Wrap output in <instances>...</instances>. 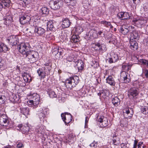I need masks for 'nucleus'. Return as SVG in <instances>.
I'll list each match as a JSON object with an SVG mask.
<instances>
[{
    "label": "nucleus",
    "mask_w": 148,
    "mask_h": 148,
    "mask_svg": "<svg viewBox=\"0 0 148 148\" xmlns=\"http://www.w3.org/2000/svg\"><path fill=\"white\" fill-rule=\"evenodd\" d=\"M79 78L77 76L71 77L67 79L65 81V84L69 88H72L75 87L78 83Z\"/></svg>",
    "instance_id": "f257e3e1"
},
{
    "label": "nucleus",
    "mask_w": 148,
    "mask_h": 148,
    "mask_svg": "<svg viewBox=\"0 0 148 148\" xmlns=\"http://www.w3.org/2000/svg\"><path fill=\"white\" fill-rule=\"evenodd\" d=\"M25 56L29 59V61L31 63H33L36 62L38 59V53L35 51H29Z\"/></svg>",
    "instance_id": "f03ea898"
},
{
    "label": "nucleus",
    "mask_w": 148,
    "mask_h": 148,
    "mask_svg": "<svg viewBox=\"0 0 148 148\" xmlns=\"http://www.w3.org/2000/svg\"><path fill=\"white\" fill-rule=\"evenodd\" d=\"M45 65L46 67H42V69H39L37 71L39 76L42 79L44 78L50 70L49 63L45 64Z\"/></svg>",
    "instance_id": "7ed1b4c3"
},
{
    "label": "nucleus",
    "mask_w": 148,
    "mask_h": 148,
    "mask_svg": "<svg viewBox=\"0 0 148 148\" xmlns=\"http://www.w3.org/2000/svg\"><path fill=\"white\" fill-rule=\"evenodd\" d=\"M63 1L61 0H51L49 5L51 8L53 10L59 9L63 5Z\"/></svg>",
    "instance_id": "20e7f679"
},
{
    "label": "nucleus",
    "mask_w": 148,
    "mask_h": 148,
    "mask_svg": "<svg viewBox=\"0 0 148 148\" xmlns=\"http://www.w3.org/2000/svg\"><path fill=\"white\" fill-rule=\"evenodd\" d=\"M31 100L29 101L30 105H33L35 106L38 105L40 102V97L36 93H34L30 96Z\"/></svg>",
    "instance_id": "39448f33"
},
{
    "label": "nucleus",
    "mask_w": 148,
    "mask_h": 148,
    "mask_svg": "<svg viewBox=\"0 0 148 148\" xmlns=\"http://www.w3.org/2000/svg\"><path fill=\"white\" fill-rule=\"evenodd\" d=\"M27 45L28 44L23 43L18 46L19 52L24 56H25L29 51V48L27 46Z\"/></svg>",
    "instance_id": "423d86ee"
},
{
    "label": "nucleus",
    "mask_w": 148,
    "mask_h": 148,
    "mask_svg": "<svg viewBox=\"0 0 148 148\" xmlns=\"http://www.w3.org/2000/svg\"><path fill=\"white\" fill-rule=\"evenodd\" d=\"M146 20L144 19L142 17H139L134 19L132 21L133 25L139 27L140 26L145 24L146 23Z\"/></svg>",
    "instance_id": "0eeeda50"
},
{
    "label": "nucleus",
    "mask_w": 148,
    "mask_h": 148,
    "mask_svg": "<svg viewBox=\"0 0 148 148\" xmlns=\"http://www.w3.org/2000/svg\"><path fill=\"white\" fill-rule=\"evenodd\" d=\"M30 14L27 13H25L23 15H21L19 17V21L21 24L24 25L27 23L31 20Z\"/></svg>",
    "instance_id": "6e6552de"
},
{
    "label": "nucleus",
    "mask_w": 148,
    "mask_h": 148,
    "mask_svg": "<svg viewBox=\"0 0 148 148\" xmlns=\"http://www.w3.org/2000/svg\"><path fill=\"white\" fill-rule=\"evenodd\" d=\"M138 92L135 88H132L128 91V96L131 99H133L136 98V96L138 95Z\"/></svg>",
    "instance_id": "1a4fd4ad"
},
{
    "label": "nucleus",
    "mask_w": 148,
    "mask_h": 148,
    "mask_svg": "<svg viewBox=\"0 0 148 148\" xmlns=\"http://www.w3.org/2000/svg\"><path fill=\"white\" fill-rule=\"evenodd\" d=\"M124 113V116L127 119H130L133 116L134 114V111L132 108L129 107H127L123 110Z\"/></svg>",
    "instance_id": "9d476101"
},
{
    "label": "nucleus",
    "mask_w": 148,
    "mask_h": 148,
    "mask_svg": "<svg viewBox=\"0 0 148 148\" xmlns=\"http://www.w3.org/2000/svg\"><path fill=\"white\" fill-rule=\"evenodd\" d=\"M61 116L66 125L69 124L72 121V116L70 113H67L66 112L65 114L62 113L61 114Z\"/></svg>",
    "instance_id": "9b49d317"
},
{
    "label": "nucleus",
    "mask_w": 148,
    "mask_h": 148,
    "mask_svg": "<svg viewBox=\"0 0 148 148\" xmlns=\"http://www.w3.org/2000/svg\"><path fill=\"white\" fill-rule=\"evenodd\" d=\"M7 40L11 45L13 46L17 44L18 38L16 36L11 35L8 37Z\"/></svg>",
    "instance_id": "f8f14e48"
},
{
    "label": "nucleus",
    "mask_w": 148,
    "mask_h": 148,
    "mask_svg": "<svg viewBox=\"0 0 148 148\" xmlns=\"http://www.w3.org/2000/svg\"><path fill=\"white\" fill-rule=\"evenodd\" d=\"M92 45V48L95 50L101 51L106 49L105 46L104 45H102L99 43H93Z\"/></svg>",
    "instance_id": "ddd939ff"
},
{
    "label": "nucleus",
    "mask_w": 148,
    "mask_h": 148,
    "mask_svg": "<svg viewBox=\"0 0 148 148\" xmlns=\"http://www.w3.org/2000/svg\"><path fill=\"white\" fill-rule=\"evenodd\" d=\"M121 77L123 79L124 82L127 83L131 81V79L130 74L126 71H122L121 74Z\"/></svg>",
    "instance_id": "4468645a"
},
{
    "label": "nucleus",
    "mask_w": 148,
    "mask_h": 148,
    "mask_svg": "<svg viewBox=\"0 0 148 148\" xmlns=\"http://www.w3.org/2000/svg\"><path fill=\"white\" fill-rule=\"evenodd\" d=\"M132 28H133V26H130L128 27L125 25H124L120 27L119 31L122 34L125 35L128 32H130L131 30H132Z\"/></svg>",
    "instance_id": "2eb2a0df"
},
{
    "label": "nucleus",
    "mask_w": 148,
    "mask_h": 148,
    "mask_svg": "<svg viewBox=\"0 0 148 148\" xmlns=\"http://www.w3.org/2000/svg\"><path fill=\"white\" fill-rule=\"evenodd\" d=\"M98 122L100 123L99 125L101 127H104L108 125V119L106 117L103 116H101L98 119Z\"/></svg>",
    "instance_id": "dca6fc26"
},
{
    "label": "nucleus",
    "mask_w": 148,
    "mask_h": 148,
    "mask_svg": "<svg viewBox=\"0 0 148 148\" xmlns=\"http://www.w3.org/2000/svg\"><path fill=\"white\" fill-rule=\"evenodd\" d=\"M131 34L130 35V39L132 40H138L139 39L140 36L138 31L135 30L134 27L133 26L132 30L130 32Z\"/></svg>",
    "instance_id": "f3484780"
},
{
    "label": "nucleus",
    "mask_w": 148,
    "mask_h": 148,
    "mask_svg": "<svg viewBox=\"0 0 148 148\" xmlns=\"http://www.w3.org/2000/svg\"><path fill=\"white\" fill-rule=\"evenodd\" d=\"M110 57L107 59L109 63H115L119 60V57L117 54L112 52L110 53Z\"/></svg>",
    "instance_id": "a211bd4d"
},
{
    "label": "nucleus",
    "mask_w": 148,
    "mask_h": 148,
    "mask_svg": "<svg viewBox=\"0 0 148 148\" xmlns=\"http://www.w3.org/2000/svg\"><path fill=\"white\" fill-rule=\"evenodd\" d=\"M16 128L17 130H21L23 132V133H25L26 134H27L29 130V126L27 125L23 126L21 124H19Z\"/></svg>",
    "instance_id": "6ab92c4d"
},
{
    "label": "nucleus",
    "mask_w": 148,
    "mask_h": 148,
    "mask_svg": "<svg viewBox=\"0 0 148 148\" xmlns=\"http://www.w3.org/2000/svg\"><path fill=\"white\" fill-rule=\"evenodd\" d=\"M8 121L5 115L3 114L0 116V124L3 126H6L8 123Z\"/></svg>",
    "instance_id": "aec40b11"
},
{
    "label": "nucleus",
    "mask_w": 148,
    "mask_h": 148,
    "mask_svg": "<svg viewBox=\"0 0 148 148\" xmlns=\"http://www.w3.org/2000/svg\"><path fill=\"white\" fill-rule=\"evenodd\" d=\"M35 30V34L37 36H41L45 32L44 29L41 27H36Z\"/></svg>",
    "instance_id": "412c9836"
},
{
    "label": "nucleus",
    "mask_w": 148,
    "mask_h": 148,
    "mask_svg": "<svg viewBox=\"0 0 148 148\" xmlns=\"http://www.w3.org/2000/svg\"><path fill=\"white\" fill-rule=\"evenodd\" d=\"M117 16L121 20L126 19L129 18V14L127 12H121L118 13Z\"/></svg>",
    "instance_id": "4be33fe9"
},
{
    "label": "nucleus",
    "mask_w": 148,
    "mask_h": 148,
    "mask_svg": "<svg viewBox=\"0 0 148 148\" xmlns=\"http://www.w3.org/2000/svg\"><path fill=\"white\" fill-rule=\"evenodd\" d=\"M130 48L133 50H135L138 49V46L137 43L135 40H130Z\"/></svg>",
    "instance_id": "5701e85b"
},
{
    "label": "nucleus",
    "mask_w": 148,
    "mask_h": 148,
    "mask_svg": "<svg viewBox=\"0 0 148 148\" xmlns=\"http://www.w3.org/2000/svg\"><path fill=\"white\" fill-rule=\"evenodd\" d=\"M21 112L26 117L29 114V110L27 107H20Z\"/></svg>",
    "instance_id": "b1692460"
},
{
    "label": "nucleus",
    "mask_w": 148,
    "mask_h": 148,
    "mask_svg": "<svg viewBox=\"0 0 148 148\" xmlns=\"http://www.w3.org/2000/svg\"><path fill=\"white\" fill-rule=\"evenodd\" d=\"M106 83L111 86H114L115 82L113 77L111 75L109 76L106 78Z\"/></svg>",
    "instance_id": "393cba45"
},
{
    "label": "nucleus",
    "mask_w": 148,
    "mask_h": 148,
    "mask_svg": "<svg viewBox=\"0 0 148 148\" xmlns=\"http://www.w3.org/2000/svg\"><path fill=\"white\" fill-rule=\"evenodd\" d=\"M71 23L68 18H65L62 22V27L64 28L68 27H69Z\"/></svg>",
    "instance_id": "a878e982"
},
{
    "label": "nucleus",
    "mask_w": 148,
    "mask_h": 148,
    "mask_svg": "<svg viewBox=\"0 0 148 148\" xmlns=\"http://www.w3.org/2000/svg\"><path fill=\"white\" fill-rule=\"evenodd\" d=\"M77 66L79 71L80 72L82 71L84 68V64L83 62L81 60H78L77 61Z\"/></svg>",
    "instance_id": "bb28decb"
},
{
    "label": "nucleus",
    "mask_w": 148,
    "mask_h": 148,
    "mask_svg": "<svg viewBox=\"0 0 148 148\" xmlns=\"http://www.w3.org/2000/svg\"><path fill=\"white\" fill-rule=\"evenodd\" d=\"M112 102L115 106H117L120 104L119 99L117 97H115L112 99Z\"/></svg>",
    "instance_id": "cd10ccee"
},
{
    "label": "nucleus",
    "mask_w": 148,
    "mask_h": 148,
    "mask_svg": "<svg viewBox=\"0 0 148 148\" xmlns=\"http://www.w3.org/2000/svg\"><path fill=\"white\" fill-rule=\"evenodd\" d=\"M132 66V64H123L122 65V68L123 70L125 71H128L131 69Z\"/></svg>",
    "instance_id": "c85d7f7f"
},
{
    "label": "nucleus",
    "mask_w": 148,
    "mask_h": 148,
    "mask_svg": "<svg viewBox=\"0 0 148 148\" xmlns=\"http://www.w3.org/2000/svg\"><path fill=\"white\" fill-rule=\"evenodd\" d=\"M138 60V61L141 63L142 65L148 67V60L145 59H139V58L137 56L135 57Z\"/></svg>",
    "instance_id": "c756f323"
},
{
    "label": "nucleus",
    "mask_w": 148,
    "mask_h": 148,
    "mask_svg": "<svg viewBox=\"0 0 148 148\" xmlns=\"http://www.w3.org/2000/svg\"><path fill=\"white\" fill-rule=\"evenodd\" d=\"M8 48L6 45L2 43H0V52H5L8 50Z\"/></svg>",
    "instance_id": "7c9ffc66"
},
{
    "label": "nucleus",
    "mask_w": 148,
    "mask_h": 148,
    "mask_svg": "<svg viewBox=\"0 0 148 148\" xmlns=\"http://www.w3.org/2000/svg\"><path fill=\"white\" fill-rule=\"evenodd\" d=\"M61 50V48L59 49V48H54L53 50L52 53L54 55H55L56 59H58L60 58V56H58V52L59 50Z\"/></svg>",
    "instance_id": "2f4dec72"
},
{
    "label": "nucleus",
    "mask_w": 148,
    "mask_h": 148,
    "mask_svg": "<svg viewBox=\"0 0 148 148\" xmlns=\"http://www.w3.org/2000/svg\"><path fill=\"white\" fill-rule=\"evenodd\" d=\"M112 140L113 143L114 145H118L120 144V139L116 136H113Z\"/></svg>",
    "instance_id": "473e14b6"
},
{
    "label": "nucleus",
    "mask_w": 148,
    "mask_h": 148,
    "mask_svg": "<svg viewBox=\"0 0 148 148\" xmlns=\"http://www.w3.org/2000/svg\"><path fill=\"white\" fill-rule=\"evenodd\" d=\"M140 110L142 113L145 115H148V105L147 106H143L141 108Z\"/></svg>",
    "instance_id": "72a5a7b5"
},
{
    "label": "nucleus",
    "mask_w": 148,
    "mask_h": 148,
    "mask_svg": "<svg viewBox=\"0 0 148 148\" xmlns=\"http://www.w3.org/2000/svg\"><path fill=\"white\" fill-rule=\"evenodd\" d=\"M47 25L48 29H49L50 30H52L54 28L53 23L52 21H48L47 23Z\"/></svg>",
    "instance_id": "f704fd0d"
},
{
    "label": "nucleus",
    "mask_w": 148,
    "mask_h": 148,
    "mask_svg": "<svg viewBox=\"0 0 148 148\" xmlns=\"http://www.w3.org/2000/svg\"><path fill=\"white\" fill-rule=\"evenodd\" d=\"M101 23L103 24L105 27H109L112 28L113 27L111 25V23L109 22H107L106 21H102L101 22Z\"/></svg>",
    "instance_id": "c9c22d12"
},
{
    "label": "nucleus",
    "mask_w": 148,
    "mask_h": 148,
    "mask_svg": "<svg viewBox=\"0 0 148 148\" xmlns=\"http://www.w3.org/2000/svg\"><path fill=\"white\" fill-rule=\"evenodd\" d=\"M48 92L49 95V97L51 98H53L57 97V95L54 91L52 90H49Z\"/></svg>",
    "instance_id": "e433bc0d"
},
{
    "label": "nucleus",
    "mask_w": 148,
    "mask_h": 148,
    "mask_svg": "<svg viewBox=\"0 0 148 148\" xmlns=\"http://www.w3.org/2000/svg\"><path fill=\"white\" fill-rule=\"evenodd\" d=\"M65 1L69 3L68 5L71 6H73L75 5L76 3V0H64Z\"/></svg>",
    "instance_id": "4c0bfd02"
},
{
    "label": "nucleus",
    "mask_w": 148,
    "mask_h": 148,
    "mask_svg": "<svg viewBox=\"0 0 148 148\" xmlns=\"http://www.w3.org/2000/svg\"><path fill=\"white\" fill-rule=\"evenodd\" d=\"M41 12L43 14H45L46 15L48 14H49V9L46 7H42L41 9Z\"/></svg>",
    "instance_id": "58836bf2"
},
{
    "label": "nucleus",
    "mask_w": 148,
    "mask_h": 148,
    "mask_svg": "<svg viewBox=\"0 0 148 148\" xmlns=\"http://www.w3.org/2000/svg\"><path fill=\"white\" fill-rule=\"evenodd\" d=\"M10 0H2L1 2L5 7H9L10 4Z\"/></svg>",
    "instance_id": "ea45409f"
},
{
    "label": "nucleus",
    "mask_w": 148,
    "mask_h": 148,
    "mask_svg": "<svg viewBox=\"0 0 148 148\" xmlns=\"http://www.w3.org/2000/svg\"><path fill=\"white\" fill-rule=\"evenodd\" d=\"M140 106L141 107L143 106H145L148 105V103L146 102V101L143 99H141L139 101Z\"/></svg>",
    "instance_id": "a19ab883"
},
{
    "label": "nucleus",
    "mask_w": 148,
    "mask_h": 148,
    "mask_svg": "<svg viewBox=\"0 0 148 148\" xmlns=\"http://www.w3.org/2000/svg\"><path fill=\"white\" fill-rule=\"evenodd\" d=\"M80 37L78 36H75L72 37V40L74 42H77L79 41Z\"/></svg>",
    "instance_id": "79ce46f5"
},
{
    "label": "nucleus",
    "mask_w": 148,
    "mask_h": 148,
    "mask_svg": "<svg viewBox=\"0 0 148 148\" xmlns=\"http://www.w3.org/2000/svg\"><path fill=\"white\" fill-rule=\"evenodd\" d=\"M98 142L94 141L92 143L90 144V146L93 148H97L98 146Z\"/></svg>",
    "instance_id": "37998d69"
},
{
    "label": "nucleus",
    "mask_w": 148,
    "mask_h": 148,
    "mask_svg": "<svg viewBox=\"0 0 148 148\" xmlns=\"http://www.w3.org/2000/svg\"><path fill=\"white\" fill-rule=\"evenodd\" d=\"M38 116L40 120H42L46 117V114L45 113L41 112L38 113Z\"/></svg>",
    "instance_id": "c03bdc74"
},
{
    "label": "nucleus",
    "mask_w": 148,
    "mask_h": 148,
    "mask_svg": "<svg viewBox=\"0 0 148 148\" xmlns=\"http://www.w3.org/2000/svg\"><path fill=\"white\" fill-rule=\"evenodd\" d=\"M36 27L34 26H31L29 28V32L30 33H35V29H36Z\"/></svg>",
    "instance_id": "a18cd8bd"
},
{
    "label": "nucleus",
    "mask_w": 148,
    "mask_h": 148,
    "mask_svg": "<svg viewBox=\"0 0 148 148\" xmlns=\"http://www.w3.org/2000/svg\"><path fill=\"white\" fill-rule=\"evenodd\" d=\"M75 135L73 134H70L69 137V138L72 141V142H74L75 140Z\"/></svg>",
    "instance_id": "49530a36"
},
{
    "label": "nucleus",
    "mask_w": 148,
    "mask_h": 148,
    "mask_svg": "<svg viewBox=\"0 0 148 148\" xmlns=\"http://www.w3.org/2000/svg\"><path fill=\"white\" fill-rule=\"evenodd\" d=\"M143 73L146 78H148V69L143 70Z\"/></svg>",
    "instance_id": "de8ad7c7"
},
{
    "label": "nucleus",
    "mask_w": 148,
    "mask_h": 148,
    "mask_svg": "<svg viewBox=\"0 0 148 148\" xmlns=\"http://www.w3.org/2000/svg\"><path fill=\"white\" fill-rule=\"evenodd\" d=\"M17 146L18 148H22L24 147V145L22 142H18L17 143Z\"/></svg>",
    "instance_id": "09e8293b"
},
{
    "label": "nucleus",
    "mask_w": 148,
    "mask_h": 148,
    "mask_svg": "<svg viewBox=\"0 0 148 148\" xmlns=\"http://www.w3.org/2000/svg\"><path fill=\"white\" fill-rule=\"evenodd\" d=\"M4 97L0 95V104H2L4 103Z\"/></svg>",
    "instance_id": "8fccbe9b"
},
{
    "label": "nucleus",
    "mask_w": 148,
    "mask_h": 148,
    "mask_svg": "<svg viewBox=\"0 0 148 148\" xmlns=\"http://www.w3.org/2000/svg\"><path fill=\"white\" fill-rule=\"evenodd\" d=\"M27 74L26 73H24L22 75V76L24 81L26 82H27Z\"/></svg>",
    "instance_id": "3c124183"
},
{
    "label": "nucleus",
    "mask_w": 148,
    "mask_h": 148,
    "mask_svg": "<svg viewBox=\"0 0 148 148\" xmlns=\"http://www.w3.org/2000/svg\"><path fill=\"white\" fill-rule=\"evenodd\" d=\"M4 18L11 21L12 19V16L10 15H9V14H8H8H7V15L6 16L5 18Z\"/></svg>",
    "instance_id": "603ef678"
},
{
    "label": "nucleus",
    "mask_w": 148,
    "mask_h": 148,
    "mask_svg": "<svg viewBox=\"0 0 148 148\" xmlns=\"http://www.w3.org/2000/svg\"><path fill=\"white\" fill-rule=\"evenodd\" d=\"M4 23L6 25H8L10 24L11 22V21L5 18L4 19Z\"/></svg>",
    "instance_id": "864d4df0"
},
{
    "label": "nucleus",
    "mask_w": 148,
    "mask_h": 148,
    "mask_svg": "<svg viewBox=\"0 0 148 148\" xmlns=\"http://www.w3.org/2000/svg\"><path fill=\"white\" fill-rule=\"evenodd\" d=\"M105 94V93L103 91H101L97 94L98 96H99L100 97H102L104 98H106V97H104L102 95Z\"/></svg>",
    "instance_id": "5fc2aeb1"
},
{
    "label": "nucleus",
    "mask_w": 148,
    "mask_h": 148,
    "mask_svg": "<svg viewBox=\"0 0 148 148\" xmlns=\"http://www.w3.org/2000/svg\"><path fill=\"white\" fill-rule=\"evenodd\" d=\"M138 146V148H144V145L143 142H139Z\"/></svg>",
    "instance_id": "6e6d98bb"
},
{
    "label": "nucleus",
    "mask_w": 148,
    "mask_h": 148,
    "mask_svg": "<svg viewBox=\"0 0 148 148\" xmlns=\"http://www.w3.org/2000/svg\"><path fill=\"white\" fill-rule=\"evenodd\" d=\"M76 31L78 33H80L83 31L82 29L80 27H78L76 28Z\"/></svg>",
    "instance_id": "4d7b16f0"
},
{
    "label": "nucleus",
    "mask_w": 148,
    "mask_h": 148,
    "mask_svg": "<svg viewBox=\"0 0 148 148\" xmlns=\"http://www.w3.org/2000/svg\"><path fill=\"white\" fill-rule=\"evenodd\" d=\"M66 59L68 61L71 62L73 61L74 59L73 56H68L67 58Z\"/></svg>",
    "instance_id": "13d9d810"
},
{
    "label": "nucleus",
    "mask_w": 148,
    "mask_h": 148,
    "mask_svg": "<svg viewBox=\"0 0 148 148\" xmlns=\"http://www.w3.org/2000/svg\"><path fill=\"white\" fill-rule=\"evenodd\" d=\"M144 9L145 11H148V3H145L144 4Z\"/></svg>",
    "instance_id": "bf43d9fd"
},
{
    "label": "nucleus",
    "mask_w": 148,
    "mask_h": 148,
    "mask_svg": "<svg viewBox=\"0 0 148 148\" xmlns=\"http://www.w3.org/2000/svg\"><path fill=\"white\" fill-rule=\"evenodd\" d=\"M43 110L42 112L45 113V114H47V113H48V111H49V109L48 108H44L43 110Z\"/></svg>",
    "instance_id": "052dcab7"
},
{
    "label": "nucleus",
    "mask_w": 148,
    "mask_h": 148,
    "mask_svg": "<svg viewBox=\"0 0 148 148\" xmlns=\"http://www.w3.org/2000/svg\"><path fill=\"white\" fill-rule=\"evenodd\" d=\"M138 141L135 140L134 141V148H136L137 147V144L138 143Z\"/></svg>",
    "instance_id": "680f3d73"
},
{
    "label": "nucleus",
    "mask_w": 148,
    "mask_h": 148,
    "mask_svg": "<svg viewBox=\"0 0 148 148\" xmlns=\"http://www.w3.org/2000/svg\"><path fill=\"white\" fill-rule=\"evenodd\" d=\"M89 119L87 117H86L85 120V124L86 125L87 123L88 122Z\"/></svg>",
    "instance_id": "e2e57ef3"
},
{
    "label": "nucleus",
    "mask_w": 148,
    "mask_h": 148,
    "mask_svg": "<svg viewBox=\"0 0 148 148\" xmlns=\"http://www.w3.org/2000/svg\"><path fill=\"white\" fill-rule=\"evenodd\" d=\"M29 79H30V80L31 79V77L29 75L27 74V82H30V81H29Z\"/></svg>",
    "instance_id": "0e129e2a"
},
{
    "label": "nucleus",
    "mask_w": 148,
    "mask_h": 148,
    "mask_svg": "<svg viewBox=\"0 0 148 148\" xmlns=\"http://www.w3.org/2000/svg\"><path fill=\"white\" fill-rule=\"evenodd\" d=\"M8 85V82H4L3 84V86L4 87H6Z\"/></svg>",
    "instance_id": "69168bd1"
},
{
    "label": "nucleus",
    "mask_w": 148,
    "mask_h": 148,
    "mask_svg": "<svg viewBox=\"0 0 148 148\" xmlns=\"http://www.w3.org/2000/svg\"><path fill=\"white\" fill-rule=\"evenodd\" d=\"M3 7V4H2V3L0 2V10L2 9Z\"/></svg>",
    "instance_id": "338daca9"
},
{
    "label": "nucleus",
    "mask_w": 148,
    "mask_h": 148,
    "mask_svg": "<svg viewBox=\"0 0 148 148\" xmlns=\"http://www.w3.org/2000/svg\"><path fill=\"white\" fill-rule=\"evenodd\" d=\"M145 42L146 45L148 46V38L145 40Z\"/></svg>",
    "instance_id": "774afa93"
}]
</instances>
